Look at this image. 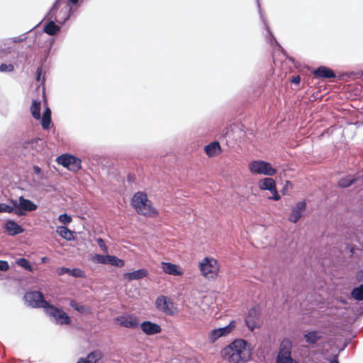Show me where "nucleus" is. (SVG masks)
I'll use <instances>...</instances> for the list:
<instances>
[{
    "instance_id": "1",
    "label": "nucleus",
    "mask_w": 363,
    "mask_h": 363,
    "mask_svg": "<svg viewBox=\"0 0 363 363\" xmlns=\"http://www.w3.org/2000/svg\"><path fill=\"white\" fill-rule=\"evenodd\" d=\"M60 6V0H55L49 11L44 18L39 22L35 26L30 29L28 32L38 26L44 19H47L43 31L49 35H56L61 30V26L65 24L72 14V9L68 5L62 9L59 15L57 16V11Z\"/></svg>"
},
{
    "instance_id": "2",
    "label": "nucleus",
    "mask_w": 363,
    "mask_h": 363,
    "mask_svg": "<svg viewBox=\"0 0 363 363\" xmlns=\"http://www.w3.org/2000/svg\"><path fill=\"white\" fill-rule=\"evenodd\" d=\"M247 343L242 339L235 340L223 349L221 354L230 363H245L249 357V352L246 349Z\"/></svg>"
},
{
    "instance_id": "3",
    "label": "nucleus",
    "mask_w": 363,
    "mask_h": 363,
    "mask_svg": "<svg viewBox=\"0 0 363 363\" xmlns=\"http://www.w3.org/2000/svg\"><path fill=\"white\" fill-rule=\"evenodd\" d=\"M130 204L138 214L147 217H155L158 214L152 201L147 199V194L143 191L135 193Z\"/></svg>"
},
{
    "instance_id": "4",
    "label": "nucleus",
    "mask_w": 363,
    "mask_h": 363,
    "mask_svg": "<svg viewBox=\"0 0 363 363\" xmlns=\"http://www.w3.org/2000/svg\"><path fill=\"white\" fill-rule=\"evenodd\" d=\"M24 299L28 306L35 308H44L50 306V303L44 298V294L38 291H28L24 295Z\"/></svg>"
},
{
    "instance_id": "5",
    "label": "nucleus",
    "mask_w": 363,
    "mask_h": 363,
    "mask_svg": "<svg viewBox=\"0 0 363 363\" xmlns=\"http://www.w3.org/2000/svg\"><path fill=\"white\" fill-rule=\"evenodd\" d=\"M10 202L15 206V214L17 216H25L27 212H32L38 208V206L30 199L21 196L18 201L11 199Z\"/></svg>"
},
{
    "instance_id": "6",
    "label": "nucleus",
    "mask_w": 363,
    "mask_h": 363,
    "mask_svg": "<svg viewBox=\"0 0 363 363\" xmlns=\"http://www.w3.org/2000/svg\"><path fill=\"white\" fill-rule=\"evenodd\" d=\"M249 169L252 174L273 176L277 173V169L272 167L271 164L264 160H255L249 165Z\"/></svg>"
},
{
    "instance_id": "7",
    "label": "nucleus",
    "mask_w": 363,
    "mask_h": 363,
    "mask_svg": "<svg viewBox=\"0 0 363 363\" xmlns=\"http://www.w3.org/2000/svg\"><path fill=\"white\" fill-rule=\"evenodd\" d=\"M45 312L50 317L54 318L57 325H69L72 323L71 318L62 309L50 304Z\"/></svg>"
},
{
    "instance_id": "8",
    "label": "nucleus",
    "mask_w": 363,
    "mask_h": 363,
    "mask_svg": "<svg viewBox=\"0 0 363 363\" xmlns=\"http://www.w3.org/2000/svg\"><path fill=\"white\" fill-rule=\"evenodd\" d=\"M57 162L59 164L74 172H77L82 169V160L72 155H62L57 158Z\"/></svg>"
},
{
    "instance_id": "9",
    "label": "nucleus",
    "mask_w": 363,
    "mask_h": 363,
    "mask_svg": "<svg viewBox=\"0 0 363 363\" xmlns=\"http://www.w3.org/2000/svg\"><path fill=\"white\" fill-rule=\"evenodd\" d=\"M236 327L235 320H231L230 323L225 326L212 330L208 336L210 343H215L220 337H225L230 334Z\"/></svg>"
},
{
    "instance_id": "10",
    "label": "nucleus",
    "mask_w": 363,
    "mask_h": 363,
    "mask_svg": "<svg viewBox=\"0 0 363 363\" xmlns=\"http://www.w3.org/2000/svg\"><path fill=\"white\" fill-rule=\"evenodd\" d=\"M216 260L213 258L206 257L199 264V269L203 276L210 279H213L216 274Z\"/></svg>"
},
{
    "instance_id": "11",
    "label": "nucleus",
    "mask_w": 363,
    "mask_h": 363,
    "mask_svg": "<svg viewBox=\"0 0 363 363\" xmlns=\"http://www.w3.org/2000/svg\"><path fill=\"white\" fill-rule=\"evenodd\" d=\"M173 302L164 296H160L155 301L156 308L165 315H172L174 312L172 310Z\"/></svg>"
},
{
    "instance_id": "12",
    "label": "nucleus",
    "mask_w": 363,
    "mask_h": 363,
    "mask_svg": "<svg viewBox=\"0 0 363 363\" xmlns=\"http://www.w3.org/2000/svg\"><path fill=\"white\" fill-rule=\"evenodd\" d=\"M115 320L121 326L127 328L135 329L140 325L138 318L133 314L118 316Z\"/></svg>"
},
{
    "instance_id": "13",
    "label": "nucleus",
    "mask_w": 363,
    "mask_h": 363,
    "mask_svg": "<svg viewBox=\"0 0 363 363\" xmlns=\"http://www.w3.org/2000/svg\"><path fill=\"white\" fill-rule=\"evenodd\" d=\"M276 363H300L291 357L290 347H281L276 358Z\"/></svg>"
},
{
    "instance_id": "14",
    "label": "nucleus",
    "mask_w": 363,
    "mask_h": 363,
    "mask_svg": "<svg viewBox=\"0 0 363 363\" xmlns=\"http://www.w3.org/2000/svg\"><path fill=\"white\" fill-rule=\"evenodd\" d=\"M306 203L304 201L298 202L291 209L289 220L294 223H297L306 210Z\"/></svg>"
},
{
    "instance_id": "15",
    "label": "nucleus",
    "mask_w": 363,
    "mask_h": 363,
    "mask_svg": "<svg viewBox=\"0 0 363 363\" xmlns=\"http://www.w3.org/2000/svg\"><path fill=\"white\" fill-rule=\"evenodd\" d=\"M139 326L142 331L147 335H156L162 331V328L160 325L150 320L143 321L142 323H140Z\"/></svg>"
},
{
    "instance_id": "16",
    "label": "nucleus",
    "mask_w": 363,
    "mask_h": 363,
    "mask_svg": "<svg viewBox=\"0 0 363 363\" xmlns=\"http://www.w3.org/2000/svg\"><path fill=\"white\" fill-rule=\"evenodd\" d=\"M257 7H258V9H259V16H260V18L262 19L264 25V28L267 31V36L266 38H267L269 43L272 45H275V46H277L279 48H281V45L280 44L278 43V41L277 40V39L275 38L274 35H273L272 32L270 30V28L269 26V24L267 21V19L264 17L262 13V10H261V6H260V4L259 2V0H257Z\"/></svg>"
},
{
    "instance_id": "17",
    "label": "nucleus",
    "mask_w": 363,
    "mask_h": 363,
    "mask_svg": "<svg viewBox=\"0 0 363 363\" xmlns=\"http://www.w3.org/2000/svg\"><path fill=\"white\" fill-rule=\"evenodd\" d=\"M259 311L257 308L252 307L248 311L245 318V325L250 331H253L257 328V320L259 317Z\"/></svg>"
},
{
    "instance_id": "18",
    "label": "nucleus",
    "mask_w": 363,
    "mask_h": 363,
    "mask_svg": "<svg viewBox=\"0 0 363 363\" xmlns=\"http://www.w3.org/2000/svg\"><path fill=\"white\" fill-rule=\"evenodd\" d=\"M311 73L318 78L333 79L336 77L335 72L330 67L324 65L318 67Z\"/></svg>"
},
{
    "instance_id": "19",
    "label": "nucleus",
    "mask_w": 363,
    "mask_h": 363,
    "mask_svg": "<svg viewBox=\"0 0 363 363\" xmlns=\"http://www.w3.org/2000/svg\"><path fill=\"white\" fill-rule=\"evenodd\" d=\"M4 228L11 236H14L24 232V228L21 225H18L15 220L11 219L6 221Z\"/></svg>"
},
{
    "instance_id": "20",
    "label": "nucleus",
    "mask_w": 363,
    "mask_h": 363,
    "mask_svg": "<svg viewBox=\"0 0 363 363\" xmlns=\"http://www.w3.org/2000/svg\"><path fill=\"white\" fill-rule=\"evenodd\" d=\"M161 267L166 274L170 275L180 276L183 274L179 266L171 262H162L161 263Z\"/></svg>"
},
{
    "instance_id": "21",
    "label": "nucleus",
    "mask_w": 363,
    "mask_h": 363,
    "mask_svg": "<svg viewBox=\"0 0 363 363\" xmlns=\"http://www.w3.org/2000/svg\"><path fill=\"white\" fill-rule=\"evenodd\" d=\"M123 276L128 281L139 280L147 276V271L145 269H140L132 272L125 273Z\"/></svg>"
},
{
    "instance_id": "22",
    "label": "nucleus",
    "mask_w": 363,
    "mask_h": 363,
    "mask_svg": "<svg viewBox=\"0 0 363 363\" xmlns=\"http://www.w3.org/2000/svg\"><path fill=\"white\" fill-rule=\"evenodd\" d=\"M306 342L310 345L316 344L321 338V333L318 330L310 331L303 335Z\"/></svg>"
},
{
    "instance_id": "23",
    "label": "nucleus",
    "mask_w": 363,
    "mask_h": 363,
    "mask_svg": "<svg viewBox=\"0 0 363 363\" xmlns=\"http://www.w3.org/2000/svg\"><path fill=\"white\" fill-rule=\"evenodd\" d=\"M56 232L62 238L68 241L74 240V232L68 229L66 226L60 225L57 227Z\"/></svg>"
},
{
    "instance_id": "24",
    "label": "nucleus",
    "mask_w": 363,
    "mask_h": 363,
    "mask_svg": "<svg viewBox=\"0 0 363 363\" xmlns=\"http://www.w3.org/2000/svg\"><path fill=\"white\" fill-rule=\"evenodd\" d=\"M259 187L262 190L272 191L276 187L274 180L271 177H265L259 182Z\"/></svg>"
},
{
    "instance_id": "25",
    "label": "nucleus",
    "mask_w": 363,
    "mask_h": 363,
    "mask_svg": "<svg viewBox=\"0 0 363 363\" xmlns=\"http://www.w3.org/2000/svg\"><path fill=\"white\" fill-rule=\"evenodd\" d=\"M204 150L208 157H213L220 152V145L218 142H212L206 145Z\"/></svg>"
},
{
    "instance_id": "26",
    "label": "nucleus",
    "mask_w": 363,
    "mask_h": 363,
    "mask_svg": "<svg viewBox=\"0 0 363 363\" xmlns=\"http://www.w3.org/2000/svg\"><path fill=\"white\" fill-rule=\"evenodd\" d=\"M40 110H41L40 101L33 100L32 104L30 106V112H31L32 116L35 119L39 120L41 118Z\"/></svg>"
},
{
    "instance_id": "27",
    "label": "nucleus",
    "mask_w": 363,
    "mask_h": 363,
    "mask_svg": "<svg viewBox=\"0 0 363 363\" xmlns=\"http://www.w3.org/2000/svg\"><path fill=\"white\" fill-rule=\"evenodd\" d=\"M357 177L355 176L352 175H348L345 177L341 178L338 181V185L339 186L342 188H347L350 186L352 184H354L357 181Z\"/></svg>"
},
{
    "instance_id": "28",
    "label": "nucleus",
    "mask_w": 363,
    "mask_h": 363,
    "mask_svg": "<svg viewBox=\"0 0 363 363\" xmlns=\"http://www.w3.org/2000/svg\"><path fill=\"white\" fill-rule=\"evenodd\" d=\"M104 357L103 353L99 350H96L91 352H89L86 359L90 362V363H96L100 359H101Z\"/></svg>"
},
{
    "instance_id": "29",
    "label": "nucleus",
    "mask_w": 363,
    "mask_h": 363,
    "mask_svg": "<svg viewBox=\"0 0 363 363\" xmlns=\"http://www.w3.org/2000/svg\"><path fill=\"white\" fill-rule=\"evenodd\" d=\"M351 296L356 301H363V284L354 287L351 291Z\"/></svg>"
},
{
    "instance_id": "30",
    "label": "nucleus",
    "mask_w": 363,
    "mask_h": 363,
    "mask_svg": "<svg viewBox=\"0 0 363 363\" xmlns=\"http://www.w3.org/2000/svg\"><path fill=\"white\" fill-rule=\"evenodd\" d=\"M108 264L117 267H123L125 265V262L115 255H109Z\"/></svg>"
},
{
    "instance_id": "31",
    "label": "nucleus",
    "mask_w": 363,
    "mask_h": 363,
    "mask_svg": "<svg viewBox=\"0 0 363 363\" xmlns=\"http://www.w3.org/2000/svg\"><path fill=\"white\" fill-rule=\"evenodd\" d=\"M69 305L72 308H73L75 311H78L79 313L84 314L89 311V308L83 305H79L76 301L72 300L69 302Z\"/></svg>"
},
{
    "instance_id": "32",
    "label": "nucleus",
    "mask_w": 363,
    "mask_h": 363,
    "mask_svg": "<svg viewBox=\"0 0 363 363\" xmlns=\"http://www.w3.org/2000/svg\"><path fill=\"white\" fill-rule=\"evenodd\" d=\"M16 264L28 272H33V268L29 261L26 258L21 257L18 259L16 260Z\"/></svg>"
},
{
    "instance_id": "33",
    "label": "nucleus",
    "mask_w": 363,
    "mask_h": 363,
    "mask_svg": "<svg viewBox=\"0 0 363 363\" xmlns=\"http://www.w3.org/2000/svg\"><path fill=\"white\" fill-rule=\"evenodd\" d=\"M0 213H9L15 214L14 205H9L5 203H0Z\"/></svg>"
},
{
    "instance_id": "34",
    "label": "nucleus",
    "mask_w": 363,
    "mask_h": 363,
    "mask_svg": "<svg viewBox=\"0 0 363 363\" xmlns=\"http://www.w3.org/2000/svg\"><path fill=\"white\" fill-rule=\"evenodd\" d=\"M108 257L109 255H103L100 254H96L93 257V260L96 263L108 264Z\"/></svg>"
},
{
    "instance_id": "35",
    "label": "nucleus",
    "mask_w": 363,
    "mask_h": 363,
    "mask_svg": "<svg viewBox=\"0 0 363 363\" xmlns=\"http://www.w3.org/2000/svg\"><path fill=\"white\" fill-rule=\"evenodd\" d=\"M58 220L60 223L64 224V225H67V224H69L72 220V218L71 217V216L68 215L67 213H62V214H60L58 217Z\"/></svg>"
},
{
    "instance_id": "36",
    "label": "nucleus",
    "mask_w": 363,
    "mask_h": 363,
    "mask_svg": "<svg viewBox=\"0 0 363 363\" xmlns=\"http://www.w3.org/2000/svg\"><path fill=\"white\" fill-rule=\"evenodd\" d=\"M14 70V66L13 64H5L2 63L0 65L1 72H11Z\"/></svg>"
},
{
    "instance_id": "37",
    "label": "nucleus",
    "mask_w": 363,
    "mask_h": 363,
    "mask_svg": "<svg viewBox=\"0 0 363 363\" xmlns=\"http://www.w3.org/2000/svg\"><path fill=\"white\" fill-rule=\"evenodd\" d=\"M40 119H41L40 123L42 128L44 130H48L52 121L51 118L42 116Z\"/></svg>"
},
{
    "instance_id": "38",
    "label": "nucleus",
    "mask_w": 363,
    "mask_h": 363,
    "mask_svg": "<svg viewBox=\"0 0 363 363\" xmlns=\"http://www.w3.org/2000/svg\"><path fill=\"white\" fill-rule=\"evenodd\" d=\"M69 276L76 277V278H79V277H84V273H83L82 270H81L79 268H74V269H69Z\"/></svg>"
},
{
    "instance_id": "39",
    "label": "nucleus",
    "mask_w": 363,
    "mask_h": 363,
    "mask_svg": "<svg viewBox=\"0 0 363 363\" xmlns=\"http://www.w3.org/2000/svg\"><path fill=\"white\" fill-rule=\"evenodd\" d=\"M96 241L100 247V249L105 253H108V247L106 245L105 241L101 238H98L96 239Z\"/></svg>"
},
{
    "instance_id": "40",
    "label": "nucleus",
    "mask_w": 363,
    "mask_h": 363,
    "mask_svg": "<svg viewBox=\"0 0 363 363\" xmlns=\"http://www.w3.org/2000/svg\"><path fill=\"white\" fill-rule=\"evenodd\" d=\"M26 35V33H23L21 35L13 37L12 38V41L16 43L23 42L27 39V36Z\"/></svg>"
},
{
    "instance_id": "41",
    "label": "nucleus",
    "mask_w": 363,
    "mask_h": 363,
    "mask_svg": "<svg viewBox=\"0 0 363 363\" xmlns=\"http://www.w3.org/2000/svg\"><path fill=\"white\" fill-rule=\"evenodd\" d=\"M57 273L59 276L67 274L69 275V269L65 267H59L57 269Z\"/></svg>"
},
{
    "instance_id": "42",
    "label": "nucleus",
    "mask_w": 363,
    "mask_h": 363,
    "mask_svg": "<svg viewBox=\"0 0 363 363\" xmlns=\"http://www.w3.org/2000/svg\"><path fill=\"white\" fill-rule=\"evenodd\" d=\"M9 269V264L7 261L0 260V271L6 272Z\"/></svg>"
},
{
    "instance_id": "43",
    "label": "nucleus",
    "mask_w": 363,
    "mask_h": 363,
    "mask_svg": "<svg viewBox=\"0 0 363 363\" xmlns=\"http://www.w3.org/2000/svg\"><path fill=\"white\" fill-rule=\"evenodd\" d=\"M33 173L37 174L40 179H43V174H42V170H41V168L40 167H38L37 165H35V166H33Z\"/></svg>"
},
{
    "instance_id": "44",
    "label": "nucleus",
    "mask_w": 363,
    "mask_h": 363,
    "mask_svg": "<svg viewBox=\"0 0 363 363\" xmlns=\"http://www.w3.org/2000/svg\"><path fill=\"white\" fill-rule=\"evenodd\" d=\"M356 280L359 283L363 282V269L356 273ZM362 284H363V283Z\"/></svg>"
},
{
    "instance_id": "45",
    "label": "nucleus",
    "mask_w": 363,
    "mask_h": 363,
    "mask_svg": "<svg viewBox=\"0 0 363 363\" xmlns=\"http://www.w3.org/2000/svg\"><path fill=\"white\" fill-rule=\"evenodd\" d=\"M272 194V199L274 201H279L280 199V196L277 190V188L275 187L272 191H270Z\"/></svg>"
},
{
    "instance_id": "46",
    "label": "nucleus",
    "mask_w": 363,
    "mask_h": 363,
    "mask_svg": "<svg viewBox=\"0 0 363 363\" xmlns=\"http://www.w3.org/2000/svg\"><path fill=\"white\" fill-rule=\"evenodd\" d=\"M291 82L293 84H298L301 82V77L299 75L293 76Z\"/></svg>"
},
{
    "instance_id": "47",
    "label": "nucleus",
    "mask_w": 363,
    "mask_h": 363,
    "mask_svg": "<svg viewBox=\"0 0 363 363\" xmlns=\"http://www.w3.org/2000/svg\"><path fill=\"white\" fill-rule=\"evenodd\" d=\"M43 116L51 118V110L49 107L45 108L43 113Z\"/></svg>"
},
{
    "instance_id": "48",
    "label": "nucleus",
    "mask_w": 363,
    "mask_h": 363,
    "mask_svg": "<svg viewBox=\"0 0 363 363\" xmlns=\"http://www.w3.org/2000/svg\"><path fill=\"white\" fill-rule=\"evenodd\" d=\"M42 75V68L38 67L36 72V80L40 81Z\"/></svg>"
},
{
    "instance_id": "49",
    "label": "nucleus",
    "mask_w": 363,
    "mask_h": 363,
    "mask_svg": "<svg viewBox=\"0 0 363 363\" xmlns=\"http://www.w3.org/2000/svg\"><path fill=\"white\" fill-rule=\"evenodd\" d=\"M79 0H68V4H67V6L68 5L70 8L71 6H69V4H72V5H77L78 3H79Z\"/></svg>"
},
{
    "instance_id": "50",
    "label": "nucleus",
    "mask_w": 363,
    "mask_h": 363,
    "mask_svg": "<svg viewBox=\"0 0 363 363\" xmlns=\"http://www.w3.org/2000/svg\"><path fill=\"white\" fill-rule=\"evenodd\" d=\"M330 363H339L337 355H334L332 359L330 361Z\"/></svg>"
},
{
    "instance_id": "51",
    "label": "nucleus",
    "mask_w": 363,
    "mask_h": 363,
    "mask_svg": "<svg viewBox=\"0 0 363 363\" xmlns=\"http://www.w3.org/2000/svg\"><path fill=\"white\" fill-rule=\"evenodd\" d=\"M77 363H90L89 360L85 358H80Z\"/></svg>"
},
{
    "instance_id": "52",
    "label": "nucleus",
    "mask_w": 363,
    "mask_h": 363,
    "mask_svg": "<svg viewBox=\"0 0 363 363\" xmlns=\"http://www.w3.org/2000/svg\"><path fill=\"white\" fill-rule=\"evenodd\" d=\"M27 146H33V140H29V141H27L25 143Z\"/></svg>"
},
{
    "instance_id": "53",
    "label": "nucleus",
    "mask_w": 363,
    "mask_h": 363,
    "mask_svg": "<svg viewBox=\"0 0 363 363\" xmlns=\"http://www.w3.org/2000/svg\"><path fill=\"white\" fill-rule=\"evenodd\" d=\"M48 259H49L47 257H43L41 258V262L43 263H45V262H47L48 261Z\"/></svg>"
},
{
    "instance_id": "54",
    "label": "nucleus",
    "mask_w": 363,
    "mask_h": 363,
    "mask_svg": "<svg viewBox=\"0 0 363 363\" xmlns=\"http://www.w3.org/2000/svg\"><path fill=\"white\" fill-rule=\"evenodd\" d=\"M53 42H54V40H52V42L50 43V48L52 47Z\"/></svg>"
},
{
    "instance_id": "55",
    "label": "nucleus",
    "mask_w": 363,
    "mask_h": 363,
    "mask_svg": "<svg viewBox=\"0 0 363 363\" xmlns=\"http://www.w3.org/2000/svg\"><path fill=\"white\" fill-rule=\"evenodd\" d=\"M340 301H341L342 303H346V301H344V300H341Z\"/></svg>"
},
{
    "instance_id": "56",
    "label": "nucleus",
    "mask_w": 363,
    "mask_h": 363,
    "mask_svg": "<svg viewBox=\"0 0 363 363\" xmlns=\"http://www.w3.org/2000/svg\"><path fill=\"white\" fill-rule=\"evenodd\" d=\"M345 347H347V345H344V347H343V348L342 349V350H344V348H345Z\"/></svg>"
}]
</instances>
